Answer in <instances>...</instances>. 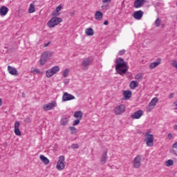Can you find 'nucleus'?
Returning <instances> with one entry per match:
<instances>
[{"instance_id": "obj_11", "label": "nucleus", "mask_w": 177, "mask_h": 177, "mask_svg": "<svg viewBox=\"0 0 177 177\" xmlns=\"http://www.w3.org/2000/svg\"><path fill=\"white\" fill-rule=\"evenodd\" d=\"M56 106H57V103H56V101H53L50 103L43 105V109L44 110V111H49V110L55 109Z\"/></svg>"}, {"instance_id": "obj_2", "label": "nucleus", "mask_w": 177, "mask_h": 177, "mask_svg": "<svg viewBox=\"0 0 177 177\" xmlns=\"http://www.w3.org/2000/svg\"><path fill=\"white\" fill-rule=\"evenodd\" d=\"M53 56V51H44L41 55L39 60V63L41 66H44L46 63L48 59H50Z\"/></svg>"}, {"instance_id": "obj_7", "label": "nucleus", "mask_w": 177, "mask_h": 177, "mask_svg": "<svg viewBox=\"0 0 177 177\" xmlns=\"http://www.w3.org/2000/svg\"><path fill=\"white\" fill-rule=\"evenodd\" d=\"M157 103H158V97H155L151 100L148 106L146 107L147 113H150V111H151L153 109L156 107Z\"/></svg>"}, {"instance_id": "obj_6", "label": "nucleus", "mask_w": 177, "mask_h": 177, "mask_svg": "<svg viewBox=\"0 0 177 177\" xmlns=\"http://www.w3.org/2000/svg\"><path fill=\"white\" fill-rule=\"evenodd\" d=\"M92 62H93V57H88L84 59L81 63V66L82 67L83 70H88L89 68V66L92 64Z\"/></svg>"}, {"instance_id": "obj_3", "label": "nucleus", "mask_w": 177, "mask_h": 177, "mask_svg": "<svg viewBox=\"0 0 177 177\" xmlns=\"http://www.w3.org/2000/svg\"><path fill=\"white\" fill-rule=\"evenodd\" d=\"M63 21V19L60 17H57V16L52 17L47 23V26L50 28H53L54 27H56V26H58V24H60Z\"/></svg>"}, {"instance_id": "obj_44", "label": "nucleus", "mask_w": 177, "mask_h": 177, "mask_svg": "<svg viewBox=\"0 0 177 177\" xmlns=\"http://www.w3.org/2000/svg\"><path fill=\"white\" fill-rule=\"evenodd\" d=\"M173 149H177V142L173 145Z\"/></svg>"}, {"instance_id": "obj_31", "label": "nucleus", "mask_w": 177, "mask_h": 177, "mask_svg": "<svg viewBox=\"0 0 177 177\" xmlns=\"http://www.w3.org/2000/svg\"><path fill=\"white\" fill-rule=\"evenodd\" d=\"M166 167H172L174 165V160L172 159H169L165 162Z\"/></svg>"}, {"instance_id": "obj_50", "label": "nucleus", "mask_w": 177, "mask_h": 177, "mask_svg": "<svg viewBox=\"0 0 177 177\" xmlns=\"http://www.w3.org/2000/svg\"><path fill=\"white\" fill-rule=\"evenodd\" d=\"M174 110H177V107H174Z\"/></svg>"}, {"instance_id": "obj_29", "label": "nucleus", "mask_w": 177, "mask_h": 177, "mask_svg": "<svg viewBox=\"0 0 177 177\" xmlns=\"http://www.w3.org/2000/svg\"><path fill=\"white\" fill-rule=\"evenodd\" d=\"M68 122V119L67 118L64 117L61 119L60 124L63 127H66V125H67Z\"/></svg>"}, {"instance_id": "obj_12", "label": "nucleus", "mask_w": 177, "mask_h": 177, "mask_svg": "<svg viewBox=\"0 0 177 177\" xmlns=\"http://www.w3.org/2000/svg\"><path fill=\"white\" fill-rule=\"evenodd\" d=\"M75 97L67 92L64 93L62 96V101L63 102H68V100H74Z\"/></svg>"}, {"instance_id": "obj_8", "label": "nucleus", "mask_w": 177, "mask_h": 177, "mask_svg": "<svg viewBox=\"0 0 177 177\" xmlns=\"http://www.w3.org/2000/svg\"><path fill=\"white\" fill-rule=\"evenodd\" d=\"M64 156H60L59 157V160L57 162V169L58 171H62V169H64V167H66V165H64Z\"/></svg>"}, {"instance_id": "obj_38", "label": "nucleus", "mask_w": 177, "mask_h": 177, "mask_svg": "<svg viewBox=\"0 0 177 177\" xmlns=\"http://www.w3.org/2000/svg\"><path fill=\"white\" fill-rule=\"evenodd\" d=\"M71 147L72 149H80V145L78 144H72Z\"/></svg>"}, {"instance_id": "obj_5", "label": "nucleus", "mask_w": 177, "mask_h": 177, "mask_svg": "<svg viewBox=\"0 0 177 177\" xmlns=\"http://www.w3.org/2000/svg\"><path fill=\"white\" fill-rule=\"evenodd\" d=\"M145 142H146L147 146L152 147L153 145H154V136L147 132L145 133Z\"/></svg>"}, {"instance_id": "obj_49", "label": "nucleus", "mask_w": 177, "mask_h": 177, "mask_svg": "<svg viewBox=\"0 0 177 177\" xmlns=\"http://www.w3.org/2000/svg\"><path fill=\"white\" fill-rule=\"evenodd\" d=\"M2 104V99L0 98V106Z\"/></svg>"}, {"instance_id": "obj_16", "label": "nucleus", "mask_w": 177, "mask_h": 177, "mask_svg": "<svg viewBox=\"0 0 177 177\" xmlns=\"http://www.w3.org/2000/svg\"><path fill=\"white\" fill-rule=\"evenodd\" d=\"M8 71L11 75H19V72L16 68H13L10 66H8Z\"/></svg>"}, {"instance_id": "obj_30", "label": "nucleus", "mask_w": 177, "mask_h": 177, "mask_svg": "<svg viewBox=\"0 0 177 177\" xmlns=\"http://www.w3.org/2000/svg\"><path fill=\"white\" fill-rule=\"evenodd\" d=\"M35 12V5L31 3L30 5L29 9H28V12L29 13H34Z\"/></svg>"}, {"instance_id": "obj_10", "label": "nucleus", "mask_w": 177, "mask_h": 177, "mask_svg": "<svg viewBox=\"0 0 177 177\" xmlns=\"http://www.w3.org/2000/svg\"><path fill=\"white\" fill-rule=\"evenodd\" d=\"M142 165V155H138L133 160V168H139Z\"/></svg>"}, {"instance_id": "obj_13", "label": "nucleus", "mask_w": 177, "mask_h": 177, "mask_svg": "<svg viewBox=\"0 0 177 177\" xmlns=\"http://www.w3.org/2000/svg\"><path fill=\"white\" fill-rule=\"evenodd\" d=\"M144 14H145V12L142 10L136 11L133 14V17H134L136 19V20H140V19H142V17H143Z\"/></svg>"}, {"instance_id": "obj_34", "label": "nucleus", "mask_w": 177, "mask_h": 177, "mask_svg": "<svg viewBox=\"0 0 177 177\" xmlns=\"http://www.w3.org/2000/svg\"><path fill=\"white\" fill-rule=\"evenodd\" d=\"M135 79L138 80H143V75H142V73H138L135 76Z\"/></svg>"}, {"instance_id": "obj_20", "label": "nucleus", "mask_w": 177, "mask_h": 177, "mask_svg": "<svg viewBox=\"0 0 177 177\" xmlns=\"http://www.w3.org/2000/svg\"><path fill=\"white\" fill-rule=\"evenodd\" d=\"M123 96L125 97L126 100H129L132 97V91H124Z\"/></svg>"}, {"instance_id": "obj_46", "label": "nucleus", "mask_w": 177, "mask_h": 177, "mask_svg": "<svg viewBox=\"0 0 177 177\" xmlns=\"http://www.w3.org/2000/svg\"><path fill=\"white\" fill-rule=\"evenodd\" d=\"M50 44V41H49L48 43L44 44V48H46V47L49 46Z\"/></svg>"}, {"instance_id": "obj_47", "label": "nucleus", "mask_w": 177, "mask_h": 177, "mask_svg": "<svg viewBox=\"0 0 177 177\" xmlns=\"http://www.w3.org/2000/svg\"><path fill=\"white\" fill-rule=\"evenodd\" d=\"M173 107H177V101L173 103Z\"/></svg>"}, {"instance_id": "obj_41", "label": "nucleus", "mask_w": 177, "mask_h": 177, "mask_svg": "<svg viewBox=\"0 0 177 177\" xmlns=\"http://www.w3.org/2000/svg\"><path fill=\"white\" fill-rule=\"evenodd\" d=\"M167 138H168V139H169V140H171V139H173L174 136H172V133H169L167 135Z\"/></svg>"}, {"instance_id": "obj_35", "label": "nucleus", "mask_w": 177, "mask_h": 177, "mask_svg": "<svg viewBox=\"0 0 177 177\" xmlns=\"http://www.w3.org/2000/svg\"><path fill=\"white\" fill-rule=\"evenodd\" d=\"M69 129L71 131V133L73 135L74 133H77V128L74 127H70Z\"/></svg>"}, {"instance_id": "obj_14", "label": "nucleus", "mask_w": 177, "mask_h": 177, "mask_svg": "<svg viewBox=\"0 0 177 177\" xmlns=\"http://www.w3.org/2000/svg\"><path fill=\"white\" fill-rule=\"evenodd\" d=\"M20 127V122L19 121H16L15 123V133L17 135V136H21V131H20V129H19Z\"/></svg>"}, {"instance_id": "obj_4", "label": "nucleus", "mask_w": 177, "mask_h": 177, "mask_svg": "<svg viewBox=\"0 0 177 177\" xmlns=\"http://www.w3.org/2000/svg\"><path fill=\"white\" fill-rule=\"evenodd\" d=\"M59 71L60 67H59V66H55L46 71V76L47 78H50L51 77H53L55 74H57Z\"/></svg>"}, {"instance_id": "obj_26", "label": "nucleus", "mask_w": 177, "mask_h": 177, "mask_svg": "<svg viewBox=\"0 0 177 177\" xmlns=\"http://www.w3.org/2000/svg\"><path fill=\"white\" fill-rule=\"evenodd\" d=\"M40 160L46 165H48V164H49V159H48V158H46V156H45L44 155H40Z\"/></svg>"}, {"instance_id": "obj_45", "label": "nucleus", "mask_w": 177, "mask_h": 177, "mask_svg": "<svg viewBox=\"0 0 177 177\" xmlns=\"http://www.w3.org/2000/svg\"><path fill=\"white\" fill-rule=\"evenodd\" d=\"M104 26H109V21H104Z\"/></svg>"}, {"instance_id": "obj_9", "label": "nucleus", "mask_w": 177, "mask_h": 177, "mask_svg": "<svg viewBox=\"0 0 177 177\" xmlns=\"http://www.w3.org/2000/svg\"><path fill=\"white\" fill-rule=\"evenodd\" d=\"M127 107H125V105L120 104L117 106L114 109V113L116 115H121V114L125 113Z\"/></svg>"}, {"instance_id": "obj_33", "label": "nucleus", "mask_w": 177, "mask_h": 177, "mask_svg": "<svg viewBox=\"0 0 177 177\" xmlns=\"http://www.w3.org/2000/svg\"><path fill=\"white\" fill-rule=\"evenodd\" d=\"M156 27H160L161 26V19L160 18H157L155 21Z\"/></svg>"}, {"instance_id": "obj_39", "label": "nucleus", "mask_w": 177, "mask_h": 177, "mask_svg": "<svg viewBox=\"0 0 177 177\" xmlns=\"http://www.w3.org/2000/svg\"><path fill=\"white\" fill-rule=\"evenodd\" d=\"M27 124H30V122H31V119L30 118V117H27L25 118L24 120Z\"/></svg>"}, {"instance_id": "obj_42", "label": "nucleus", "mask_w": 177, "mask_h": 177, "mask_svg": "<svg viewBox=\"0 0 177 177\" xmlns=\"http://www.w3.org/2000/svg\"><path fill=\"white\" fill-rule=\"evenodd\" d=\"M174 93H171L169 95V99H174Z\"/></svg>"}, {"instance_id": "obj_51", "label": "nucleus", "mask_w": 177, "mask_h": 177, "mask_svg": "<svg viewBox=\"0 0 177 177\" xmlns=\"http://www.w3.org/2000/svg\"><path fill=\"white\" fill-rule=\"evenodd\" d=\"M22 95H23V96L24 97V95H26V94H24V93H22Z\"/></svg>"}, {"instance_id": "obj_43", "label": "nucleus", "mask_w": 177, "mask_h": 177, "mask_svg": "<svg viewBox=\"0 0 177 177\" xmlns=\"http://www.w3.org/2000/svg\"><path fill=\"white\" fill-rule=\"evenodd\" d=\"M68 82H70V80H68V79H65V80H64V84H68Z\"/></svg>"}, {"instance_id": "obj_17", "label": "nucleus", "mask_w": 177, "mask_h": 177, "mask_svg": "<svg viewBox=\"0 0 177 177\" xmlns=\"http://www.w3.org/2000/svg\"><path fill=\"white\" fill-rule=\"evenodd\" d=\"M145 2H146V0H136L134 2V8H142L143 5H145Z\"/></svg>"}, {"instance_id": "obj_25", "label": "nucleus", "mask_w": 177, "mask_h": 177, "mask_svg": "<svg viewBox=\"0 0 177 177\" xmlns=\"http://www.w3.org/2000/svg\"><path fill=\"white\" fill-rule=\"evenodd\" d=\"M130 88L136 89L139 86V83L137 81H131L129 84Z\"/></svg>"}, {"instance_id": "obj_40", "label": "nucleus", "mask_w": 177, "mask_h": 177, "mask_svg": "<svg viewBox=\"0 0 177 177\" xmlns=\"http://www.w3.org/2000/svg\"><path fill=\"white\" fill-rule=\"evenodd\" d=\"M34 72L37 73V74H42L41 71L39 69H38V68L34 69Z\"/></svg>"}, {"instance_id": "obj_32", "label": "nucleus", "mask_w": 177, "mask_h": 177, "mask_svg": "<svg viewBox=\"0 0 177 177\" xmlns=\"http://www.w3.org/2000/svg\"><path fill=\"white\" fill-rule=\"evenodd\" d=\"M70 73V69L69 68H66L64 72H63V77L64 78H67L68 77V74Z\"/></svg>"}, {"instance_id": "obj_28", "label": "nucleus", "mask_w": 177, "mask_h": 177, "mask_svg": "<svg viewBox=\"0 0 177 177\" xmlns=\"http://www.w3.org/2000/svg\"><path fill=\"white\" fill-rule=\"evenodd\" d=\"M111 1L113 0H102V8H107V6H109L110 3H111Z\"/></svg>"}, {"instance_id": "obj_15", "label": "nucleus", "mask_w": 177, "mask_h": 177, "mask_svg": "<svg viewBox=\"0 0 177 177\" xmlns=\"http://www.w3.org/2000/svg\"><path fill=\"white\" fill-rule=\"evenodd\" d=\"M143 113L142 110H138L131 115V118H133V120H139V118L143 115Z\"/></svg>"}, {"instance_id": "obj_48", "label": "nucleus", "mask_w": 177, "mask_h": 177, "mask_svg": "<svg viewBox=\"0 0 177 177\" xmlns=\"http://www.w3.org/2000/svg\"><path fill=\"white\" fill-rule=\"evenodd\" d=\"M161 27H162V28H164V27H165V25L164 24H162L161 25Z\"/></svg>"}, {"instance_id": "obj_22", "label": "nucleus", "mask_w": 177, "mask_h": 177, "mask_svg": "<svg viewBox=\"0 0 177 177\" xmlns=\"http://www.w3.org/2000/svg\"><path fill=\"white\" fill-rule=\"evenodd\" d=\"M83 115H84V113H82V111H77L75 112L73 117H75V118H77L78 120H82Z\"/></svg>"}, {"instance_id": "obj_23", "label": "nucleus", "mask_w": 177, "mask_h": 177, "mask_svg": "<svg viewBox=\"0 0 177 177\" xmlns=\"http://www.w3.org/2000/svg\"><path fill=\"white\" fill-rule=\"evenodd\" d=\"M95 20L100 21L103 19V13L100 11H97L95 14Z\"/></svg>"}, {"instance_id": "obj_27", "label": "nucleus", "mask_w": 177, "mask_h": 177, "mask_svg": "<svg viewBox=\"0 0 177 177\" xmlns=\"http://www.w3.org/2000/svg\"><path fill=\"white\" fill-rule=\"evenodd\" d=\"M62 9H63V7L62 6V5L58 6L56 8V10L53 13V16H59V15H60V13H59V12H60V10H62Z\"/></svg>"}, {"instance_id": "obj_1", "label": "nucleus", "mask_w": 177, "mask_h": 177, "mask_svg": "<svg viewBox=\"0 0 177 177\" xmlns=\"http://www.w3.org/2000/svg\"><path fill=\"white\" fill-rule=\"evenodd\" d=\"M115 71L120 75L124 76L128 71V66L125 64V61L122 58H118L115 61Z\"/></svg>"}, {"instance_id": "obj_36", "label": "nucleus", "mask_w": 177, "mask_h": 177, "mask_svg": "<svg viewBox=\"0 0 177 177\" xmlns=\"http://www.w3.org/2000/svg\"><path fill=\"white\" fill-rule=\"evenodd\" d=\"M125 52L126 50H121L118 52V55L119 56H124V55H125Z\"/></svg>"}, {"instance_id": "obj_37", "label": "nucleus", "mask_w": 177, "mask_h": 177, "mask_svg": "<svg viewBox=\"0 0 177 177\" xmlns=\"http://www.w3.org/2000/svg\"><path fill=\"white\" fill-rule=\"evenodd\" d=\"M80 121H81V119H77L74 121L73 125V127H75V125H78L80 124Z\"/></svg>"}, {"instance_id": "obj_24", "label": "nucleus", "mask_w": 177, "mask_h": 177, "mask_svg": "<svg viewBox=\"0 0 177 177\" xmlns=\"http://www.w3.org/2000/svg\"><path fill=\"white\" fill-rule=\"evenodd\" d=\"M85 33L86 35H88V37H92L95 34V32L93 31V29L92 28H88L85 29Z\"/></svg>"}, {"instance_id": "obj_21", "label": "nucleus", "mask_w": 177, "mask_h": 177, "mask_svg": "<svg viewBox=\"0 0 177 177\" xmlns=\"http://www.w3.org/2000/svg\"><path fill=\"white\" fill-rule=\"evenodd\" d=\"M100 162L102 165H104L107 162V151H106L102 156Z\"/></svg>"}, {"instance_id": "obj_18", "label": "nucleus", "mask_w": 177, "mask_h": 177, "mask_svg": "<svg viewBox=\"0 0 177 177\" xmlns=\"http://www.w3.org/2000/svg\"><path fill=\"white\" fill-rule=\"evenodd\" d=\"M161 64V58H158L157 62H153L149 64L150 68H156V67Z\"/></svg>"}, {"instance_id": "obj_19", "label": "nucleus", "mask_w": 177, "mask_h": 177, "mask_svg": "<svg viewBox=\"0 0 177 177\" xmlns=\"http://www.w3.org/2000/svg\"><path fill=\"white\" fill-rule=\"evenodd\" d=\"M8 12H9V9L6 6H2L0 8L1 16H6V15H8Z\"/></svg>"}]
</instances>
